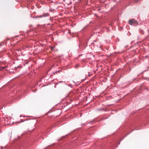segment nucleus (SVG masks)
Returning <instances> with one entry per match:
<instances>
[{"label": "nucleus", "mask_w": 149, "mask_h": 149, "mask_svg": "<svg viewBox=\"0 0 149 149\" xmlns=\"http://www.w3.org/2000/svg\"><path fill=\"white\" fill-rule=\"evenodd\" d=\"M54 47H51V50H52L53 49H54Z\"/></svg>", "instance_id": "obj_6"}, {"label": "nucleus", "mask_w": 149, "mask_h": 149, "mask_svg": "<svg viewBox=\"0 0 149 149\" xmlns=\"http://www.w3.org/2000/svg\"><path fill=\"white\" fill-rule=\"evenodd\" d=\"M5 67H1L0 68V70H2L3 69L5 68Z\"/></svg>", "instance_id": "obj_4"}, {"label": "nucleus", "mask_w": 149, "mask_h": 149, "mask_svg": "<svg viewBox=\"0 0 149 149\" xmlns=\"http://www.w3.org/2000/svg\"><path fill=\"white\" fill-rule=\"evenodd\" d=\"M49 15V14L48 13H45V14H43L42 15V17H45V16H48Z\"/></svg>", "instance_id": "obj_2"}, {"label": "nucleus", "mask_w": 149, "mask_h": 149, "mask_svg": "<svg viewBox=\"0 0 149 149\" xmlns=\"http://www.w3.org/2000/svg\"><path fill=\"white\" fill-rule=\"evenodd\" d=\"M42 17H42V15L37 16H35V18H40V17L41 18Z\"/></svg>", "instance_id": "obj_3"}, {"label": "nucleus", "mask_w": 149, "mask_h": 149, "mask_svg": "<svg viewBox=\"0 0 149 149\" xmlns=\"http://www.w3.org/2000/svg\"><path fill=\"white\" fill-rule=\"evenodd\" d=\"M128 23L130 25L137 24H138L137 21L133 19L129 20Z\"/></svg>", "instance_id": "obj_1"}, {"label": "nucleus", "mask_w": 149, "mask_h": 149, "mask_svg": "<svg viewBox=\"0 0 149 149\" xmlns=\"http://www.w3.org/2000/svg\"><path fill=\"white\" fill-rule=\"evenodd\" d=\"M140 32L141 34L143 33V31L142 30H140Z\"/></svg>", "instance_id": "obj_5"}]
</instances>
